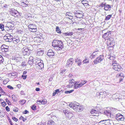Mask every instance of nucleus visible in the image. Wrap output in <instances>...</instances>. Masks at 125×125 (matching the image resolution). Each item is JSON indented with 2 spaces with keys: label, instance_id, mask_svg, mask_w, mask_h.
I'll list each match as a JSON object with an SVG mask.
<instances>
[{
  "label": "nucleus",
  "instance_id": "f257e3e1",
  "mask_svg": "<svg viewBox=\"0 0 125 125\" xmlns=\"http://www.w3.org/2000/svg\"><path fill=\"white\" fill-rule=\"evenodd\" d=\"M52 46L54 49L57 51L62 50L63 48L62 42L61 41L57 40H55L53 41Z\"/></svg>",
  "mask_w": 125,
  "mask_h": 125
},
{
  "label": "nucleus",
  "instance_id": "f03ea898",
  "mask_svg": "<svg viewBox=\"0 0 125 125\" xmlns=\"http://www.w3.org/2000/svg\"><path fill=\"white\" fill-rule=\"evenodd\" d=\"M69 106L70 108H73L77 112H81L84 109L83 106L80 105L76 104H70Z\"/></svg>",
  "mask_w": 125,
  "mask_h": 125
},
{
  "label": "nucleus",
  "instance_id": "7ed1b4c3",
  "mask_svg": "<svg viewBox=\"0 0 125 125\" xmlns=\"http://www.w3.org/2000/svg\"><path fill=\"white\" fill-rule=\"evenodd\" d=\"M113 68L115 70L118 71H122L123 68L121 66L117 63L116 61H112Z\"/></svg>",
  "mask_w": 125,
  "mask_h": 125
},
{
  "label": "nucleus",
  "instance_id": "20e7f679",
  "mask_svg": "<svg viewBox=\"0 0 125 125\" xmlns=\"http://www.w3.org/2000/svg\"><path fill=\"white\" fill-rule=\"evenodd\" d=\"M35 61L36 62L35 63V64L37 67L39 66V67H40L39 69H41L43 68L44 64L42 60H38L36 59Z\"/></svg>",
  "mask_w": 125,
  "mask_h": 125
},
{
  "label": "nucleus",
  "instance_id": "39448f33",
  "mask_svg": "<svg viewBox=\"0 0 125 125\" xmlns=\"http://www.w3.org/2000/svg\"><path fill=\"white\" fill-rule=\"evenodd\" d=\"M111 32L110 31H108L107 32L105 33L103 35L102 37L104 39L109 40L110 41V37L111 35Z\"/></svg>",
  "mask_w": 125,
  "mask_h": 125
},
{
  "label": "nucleus",
  "instance_id": "423d86ee",
  "mask_svg": "<svg viewBox=\"0 0 125 125\" xmlns=\"http://www.w3.org/2000/svg\"><path fill=\"white\" fill-rule=\"evenodd\" d=\"M115 119L118 120L119 122L124 120V117L122 115L120 114H118L116 115L115 117Z\"/></svg>",
  "mask_w": 125,
  "mask_h": 125
},
{
  "label": "nucleus",
  "instance_id": "0eeeda50",
  "mask_svg": "<svg viewBox=\"0 0 125 125\" xmlns=\"http://www.w3.org/2000/svg\"><path fill=\"white\" fill-rule=\"evenodd\" d=\"M104 59V56L100 55L99 57H97L94 61V62L95 64H96L102 61Z\"/></svg>",
  "mask_w": 125,
  "mask_h": 125
},
{
  "label": "nucleus",
  "instance_id": "6e6552de",
  "mask_svg": "<svg viewBox=\"0 0 125 125\" xmlns=\"http://www.w3.org/2000/svg\"><path fill=\"white\" fill-rule=\"evenodd\" d=\"M10 13L11 15L15 17L19 16L20 15L19 12L17 10L13 9H10Z\"/></svg>",
  "mask_w": 125,
  "mask_h": 125
},
{
  "label": "nucleus",
  "instance_id": "1a4fd4ad",
  "mask_svg": "<svg viewBox=\"0 0 125 125\" xmlns=\"http://www.w3.org/2000/svg\"><path fill=\"white\" fill-rule=\"evenodd\" d=\"M6 35V36L4 37L6 41L10 42L12 41L13 37L10 34H7Z\"/></svg>",
  "mask_w": 125,
  "mask_h": 125
},
{
  "label": "nucleus",
  "instance_id": "9d476101",
  "mask_svg": "<svg viewBox=\"0 0 125 125\" xmlns=\"http://www.w3.org/2000/svg\"><path fill=\"white\" fill-rule=\"evenodd\" d=\"M115 110V109L113 108L111 110H106L104 111V114L108 117H110L112 114L114 113L113 111H112Z\"/></svg>",
  "mask_w": 125,
  "mask_h": 125
},
{
  "label": "nucleus",
  "instance_id": "9b49d317",
  "mask_svg": "<svg viewBox=\"0 0 125 125\" xmlns=\"http://www.w3.org/2000/svg\"><path fill=\"white\" fill-rule=\"evenodd\" d=\"M74 59L73 58H71L69 59L67 61L66 64V67H70L71 65L73 63V62Z\"/></svg>",
  "mask_w": 125,
  "mask_h": 125
},
{
  "label": "nucleus",
  "instance_id": "f8f14e48",
  "mask_svg": "<svg viewBox=\"0 0 125 125\" xmlns=\"http://www.w3.org/2000/svg\"><path fill=\"white\" fill-rule=\"evenodd\" d=\"M110 42L109 44L107 45V47L108 48H110V49H109L110 50L113 49V46L115 45V44L114 41H112L111 42Z\"/></svg>",
  "mask_w": 125,
  "mask_h": 125
},
{
  "label": "nucleus",
  "instance_id": "ddd939ff",
  "mask_svg": "<svg viewBox=\"0 0 125 125\" xmlns=\"http://www.w3.org/2000/svg\"><path fill=\"white\" fill-rule=\"evenodd\" d=\"M54 55V53L52 50H49L47 53V55L50 57H52Z\"/></svg>",
  "mask_w": 125,
  "mask_h": 125
},
{
  "label": "nucleus",
  "instance_id": "4468645a",
  "mask_svg": "<svg viewBox=\"0 0 125 125\" xmlns=\"http://www.w3.org/2000/svg\"><path fill=\"white\" fill-rule=\"evenodd\" d=\"M66 17L67 18L71 19L73 18L72 14L69 12H67L66 13Z\"/></svg>",
  "mask_w": 125,
  "mask_h": 125
},
{
  "label": "nucleus",
  "instance_id": "2eb2a0df",
  "mask_svg": "<svg viewBox=\"0 0 125 125\" xmlns=\"http://www.w3.org/2000/svg\"><path fill=\"white\" fill-rule=\"evenodd\" d=\"M98 54V51H96L93 52L92 54L89 57L92 59L94 58L95 56Z\"/></svg>",
  "mask_w": 125,
  "mask_h": 125
},
{
  "label": "nucleus",
  "instance_id": "dca6fc26",
  "mask_svg": "<svg viewBox=\"0 0 125 125\" xmlns=\"http://www.w3.org/2000/svg\"><path fill=\"white\" fill-rule=\"evenodd\" d=\"M111 8V6L108 4H106L104 6V10L106 11L110 10Z\"/></svg>",
  "mask_w": 125,
  "mask_h": 125
},
{
  "label": "nucleus",
  "instance_id": "f3484780",
  "mask_svg": "<svg viewBox=\"0 0 125 125\" xmlns=\"http://www.w3.org/2000/svg\"><path fill=\"white\" fill-rule=\"evenodd\" d=\"M33 58L32 56H30L29 58V60L28 63L30 65H32L33 62Z\"/></svg>",
  "mask_w": 125,
  "mask_h": 125
},
{
  "label": "nucleus",
  "instance_id": "a211bd4d",
  "mask_svg": "<svg viewBox=\"0 0 125 125\" xmlns=\"http://www.w3.org/2000/svg\"><path fill=\"white\" fill-rule=\"evenodd\" d=\"M28 27L29 30L30 29H32L34 28H36V26L35 25L33 24L29 25H28Z\"/></svg>",
  "mask_w": 125,
  "mask_h": 125
},
{
  "label": "nucleus",
  "instance_id": "6ab92c4d",
  "mask_svg": "<svg viewBox=\"0 0 125 125\" xmlns=\"http://www.w3.org/2000/svg\"><path fill=\"white\" fill-rule=\"evenodd\" d=\"M97 94H100V95L101 96L104 95V96H105L107 95L106 92L104 91H102V92H99L97 93Z\"/></svg>",
  "mask_w": 125,
  "mask_h": 125
},
{
  "label": "nucleus",
  "instance_id": "aec40b11",
  "mask_svg": "<svg viewBox=\"0 0 125 125\" xmlns=\"http://www.w3.org/2000/svg\"><path fill=\"white\" fill-rule=\"evenodd\" d=\"M44 51L43 50H40L37 52V55L38 56H42L43 54Z\"/></svg>",
  "mask_w": 125,
  "mask_h": 125
},
{
  "label": "nucleus",
  "instance_id": "412c9836",
  "mask_svg": "<svg viewBox=\"0 0 125 125\" xmlns=\"http://www.w3.org/2000/svg\"><path fill=\"white\" fill-rule=\"evenodd\" d=\"M30 50H29L28 48H27L26 47H24L22 50V52L23 54H25L26 52H27L29 51Z\"/></svg>",
  "mask_w": 125,
  "mask_h": 125
},
{
  "label": "nucleus",
  "instance_id": "4be33fe9",
  "mask_svg": "<svg viewBox=\"0 0 125 125\" xmlns=\"http://www.w3.org/2000/svg\"><path fill=\"white\" fill-rule=\"evenodd\" d=\"M96 112V110L94 109H92L91 111V113L92 115H93L94 116H98V114H95V112Z\"/></svg>",
  "mask_w": 125,
  "mask_h": 125
},
{
  "label": "nucleus",
  "instance_id": "5701e85b",
  "mask_svg": "<svg viewBox=\"0 0 125 125\" xmlns=\"http://www.w3.org/2000/svg\"><path fill=\"white\" fill-rule=\"evenodd\" d=\"M48 125H55V123L53 120L48 121L47 123Z\"/></svg>",
  "mask_w": 125,
  "mask_h": 125
},
{
  "label": "nucleus",
  "instance_id": "b1692460",
  "mask_svg": "<svg viewBox=\"0 0 125 125\" xmlns=\"http://www.w3.org/2000/svg\"><path fill=\"white\" fill-rule=\"evenodd\" d=\"M75 62L76 63H77L78 65H81V60L78 59H76L75 60Z\"/></svg>",
  "mask_w": 125,
  "mask_h": 125
},
{
  "label": "nucleus",
  "instance_id": "393cba45",
  "mask_svg": "<svg viewBox=\"0 0 125 125\" xmlns=\"http://www.w3.org/2000/svg\"><path fill=\"white\" fill-rule=\"evenodd\" d=\"M82 86V84L80 83L79 84H76L75 85L74 87V88L75 89H77L81 87Z\"/></svg>",
  "mask_w": 125,
  "mask_h": 125
},
{
  "label": "nucleus",
  "instance_id": "a878e982",
  "mask_svg": "<svg viewBox=\"0 0 125 125\" xmlns=\"http://www.w3.org/2000/svg\"><path fill=\"white\" fill-rule=\"evenodd\" d=\"M116 77H121L122 78L121 79H123L124 78V75L123 73H121L120 74H117L116 76Z\"/></svg>",
  "mask_w": 125,
  "mask_h": 125
},
{
  "label": "nucleus",
  "instance_id": "bb28decb",
  "mask_svg": "<svg viewBox=\"0 0 125 125\" xmlns=\"http://www.w3.org/2000/svg\"><path fill=\"white\" fill-rule=\"evenodd\" d=\"M21 58L18 57H14L12 58V59L15 60L16 62H18L20 60H21Z\"/></svg>",
  "mask_w": 125,
  "mask_h": 125
},
{
  "label": "nucleus",
  "instance_id": "cd10ccee",
  "mask_svg": "<svg viewBox=\"0 0 125 125\" xmlns=\"http://www.w3.org/2000/svg\"><path fill=\"white\" fill-rule=\"evenodd\" d=\"M104 125H109L110 123V120L109 119L105 120Z\"/></svg>",
  "mask_w": 125,
  "mask_h": 125
},
{
  "label": "nucleus",
  "instance_id": "c85d7f7f",
  "mask_svg": "<svg viewBox=\"0 0 125 125\" xmlns=\"http://www.w3.org/2000/svg\"><path fill=\"white\" fill-rule=\"evenodd\" d=\"M112 16V15L110 14L107 15L105 17V20L107 21L109 20L111 18Z\"/></svg>",
  "mask_w": 125,
  "mask_h": 125
},
{
  "label": "nucleus",
  "instance_id": "c756f323",
  "mask_svg": "<svg viewBox=\"0 0 125 125\" xmlns=\"http://www.w3.org/2000/svg\"><path fill=\"white\" fill-rule=\"evenodd\" d=\"M56 31L58 33H61V30L59 27L57 26H56Z\"/></svg>",
  "mask_w": 125,
  "mask_h": 125
},
{
  "label": "nucleus",
  "instance_id": "7c9ffc66",
  "mask_svg": "<svg viewBox=\"0 0 125 125\" xmlns=\"http://www.w3.org/2000/svg\"><path fill=\"white\" fill-rule=\"evenodd\" d=\"M59 91V89H56V90L54 91V92L52 94V96H54L57 94L58 93Z\"/></svg>",
  "mask_w": 125,
  "mask_h": 125
},
{
  "label": "nucleus",
  "instance_id": "2f4dec72",
  "mask_svg": "<svg viewBox=\"0 0 125 125\" xmlns=\"http://www.w3.org/2000/svg\"><path fill=\"white\" fill-rule=\"evenodd\" d=\"M74 14L75 15L76 14H78V15L80 14H83V13L82 11H80V10H78L75 12Z\"/></svg>",
  "mask_w": 125,
  "mask_h": 125
},
{
  "label": "nucleus",
  "instance_id": "473e14b6",
  "mask_svg": "<svg viewBox=\"0 0 125 125\" xmlns=\"http://www.w3.org/2000/svg\"><path fill=\"white\" fill-rule=\"evenodd\" d=\"M65 35L68 36H71L73 34V33L72 32H67L65 33Z\"/></svg>",
  "mask_w": 125,
  "mask_h": 125
},
{
  "label": "nucleus",
  "instance_id": "72a5a7b5",
  "mask_svg": "<svg viewBox=\"0 0 125 125\" xmlns=\"http://www.w3.org/2000/svg\"><path fill=\"white\" fill-rule=\"evenodd\" d=\"M31 52L32 51L31 50H29V51L26 52L25 54H23V55H29L31 53Z\"/></svg>",
  "mask_w": 125,
  "mask_h": 125
},
{
  "label": "nucleus",
  "instance_id": "f704fd0d",
  "mask_svg": "<svg viewBox=\"0 0 125 125\" xmlns=\"http://www.w3.org/2000/svg\"><path fill=\"white\" fill-rule=\"evenodd\" d=\"M82 3L84 6L87 5L88 4L87 1L86 0H84L82 1Z\"/></svg>",
  "mask_w": 125,
  "mask_h": 125
},
{
  "label": "nucleus",
  "instance_id": "c9c22d12",
  "mask_svg": "<svg viewBox=\"0 0 125 125\" xmlns=\"http://www.w3.org/2000/svg\"><path fill=\"white\" fill-rule=\"evenodd\" d=\"M42 104H45L47 103V101L46 100V99H43L42 100Z\"/></svg>",
  "mask_w": 125,
  "mask_h": 125
},
{
  "label": "nucleus",
  "instance_id": "e433bc0d",
  "mask_svg": "<svg viewBox=\"0 0 125 125\" xmlns=\"http://www.w3.org/2000/svg\"><path fill=\"white\" fill-rule=\"evenodd\" d=\"M8 46L6 45V47H5L4 48V49H3L2 52H6L8 51Z\"/></svg>",
  "mask_w": 125,
  "mask_h": 125
},
{
  "label": "nucleus",
  "instance_id": "4c0bfd02",
  "mask_svg": "<svg viewBox=\"0 0 125 125\" xmlns=\"http://www.w3.org/2000/svg\"><path fill=\"white\" fill-rule=\"evenodd\" d=\"M21 6L23 7H26L28 6V5L27 4L23 2H22L21 3Z\"/></svg>",
  "mask_w": 125,
  "mask_h": 125
},
{
  "label": "nucleus",
  "instance_id": "58836bf2",
  "mask_svg": "<svg viewBox=\"0 0 125 125\" xmlns=\"http://www.w3.org/2000/svg\"><path fill=\"white\" fill-rule=\"evenodd\" d=\"M105 120H101L99 122V124L100 125H103V124L104 125V123H105Z\"/></svg>",
  "mask_w": 125,
  "mask_h": 125
},
{
  "label": "nucleus",
  "instance_id": "ea45409f",
  "mask_svg": "<svg viewBox=\"0 0 125 125\" xmlns=\"http://www.w3.org/2000/svg\"><path fill=\"white\" fill-rule=\"evenodd\" d=\"M75 17L77 18H81L83 17V14L78 15L76 14L75 15Z\"/></svg>",
  "mask_w": 125,
  "mask_h": 125
},
{
  "label": "nucleus",
  "instance_id": "a19ab883",
  "mask_svg": "<svg viewBox=\"0 0 125 125\" xmlns=\"http://www.w3.org/2000/svg\"><path fill=\"white\" fill-rule=\"evenodd\" d=\"M20 102L21 105H23L25 103L26 101L25 100L23 99L21 100L20 101Z\"/></svg>",
  "mask_w": 125,
  "mask_h": 125
},
{
  "label": "nucleus",
  "instance_id": "79ce46f5",
  "mask_svg": "<svg viewBox=\"0 0 125 125\" xmlns=\"http://www.w3.org/2000/svg\"><path fill=\"white\" fill-rule=\"evenodd\" d=\"M83 63H88L89 61L88 59L85 58V59L83 61Z\"/></svg>",
  "mask_w": 125,
  "mask_h": 125
},
{
  "label": "nucleus",
  "instance_id": "37998d69",
  "mask_svg": "<svg viewBox=\"0 0 125 125\" xmlns=\"http://www.w3.org/2000/svg\"><path fill=\"white\" fill-rule=\"evenodd\" d=\"M74 90H72L70 91H66L65 92V94H70Z\"/></svg>",
  "mask_w": 125,
  "mask_h": 125
},
{
  "label": "nucleus",
  "instance_id": "c03bdc74",
  "mask_svg": "<svg viewBox=\"0 0 125 125\" xmlns=\"http://www.w3.org/2000/svg\"><path fill=\"white\" fill-rule=\"evenodd\" d=\"M63 112L64 113L65 115L66 116H67V115L68 114L69 111L67 110H64L63 111Z\"/></svg>",
  "mask_w": 125,
  "mask_h": 125
},
{
  "label": "nucleus",
  "instance_id": "a18cd8bd",
  "mask_svg": "<svg viewBox=\"0 0 125 125\" xmlns=\"http://www.w3.org/2000/svg\"><path fill=\"white\" fill-rule=\"evenodd\" d=\"M4 25L3 24H0V28L2 30V31H3L4 30Z\"/></svg>",
  "mask_w": 125,
  "mask_h": 125
},
{
  "label": "nucleus",
  "instance_id": "49530a36",
  "mask_svg": "<svg viewBox=\"0 0 125 125\" xmlns=\"http://www.w3.org/2000/svg\"><path fill=\"white\" fill-rule=\"evenodd\" d=\"M0 93H2V94L4 95L5 94V93L4 92V91L3 90L1 87L0 86Z\"/></svg>",
  "mask_w": 125,
  "mask_h": 125
},
{
  "label": "nucleus",
  "instance_id": "de8ad7c7",
  "mask_svg": "<svg viewBox=\"0 0 125 125\" xmlns=\"http://www.w3.org/2000/svg\"><path fill=\"white\" fill-rule=\"evenodd\" d=\"M19 119L20 120H22L24 122L26 120V118H24L22 116H21Z\"/></svg>",
  "mask_w": 125,
  "mask_h": 125
},
{
  "label": "nucleus",
  "instance_id": "09e8293b",
  "mask_svg": "<svg viewBox=\"0 0 125 125\" xmlns=\"http://www.w3.org/2000/svg\"><path fill=\"white\" fill-rule=\"evenodd\" d=\"M37 29L36 28H34L32 29H30V31L33 32H36L37 31Z\"/></svg>",
  "mask_w": 125,
  "mask_h": 125
},
{
  "label": "nucleus",
  "instance_id": "8fccbe9b",
  "mask_svg": "<svg viewBox=\"0 0 125 125\" xmlns=\"http://www.w3.org/2000/svg\"><path fill=\"white\" fill-rule=\"evenodd\" d=\"M87 82V81H82V82L80 83L81 84H82V86L84 84L86 83Z\"/></svg>",
  "mask_w": 125,
  "mask_h": 125
},
{
  "label": "nucleus",
  "instance_id": "3c124183",
  "mask_svg": "<svg viewBox=\"0 0 125 125\" xmlns=\"http://www.w3.org/2000/svg\"><path fill=\"white\" fill-rule=\"evenodd\" d=\"M31 107L33 110H35L36 109V106L34 104Z\"/></svg>",
  "mask_w": 125,
  "mask_h": 125
},
{
  "label": "nucleus",
  "instance_id": "603ef678",
  "mask_svg": "<svg viewBox=\"0 0 125 125\" xmlns=\"http://www.w3.org/2000/svg\"><path fill=\"white\" fill-rule=\"evenodd\" d=\"M12 119L14 121L17 122L18 120V119L15 117H13L12 118Z\"/></svg>",
  "mask_w": 125,
  "mask_h": 125
},
{
  "label": "nucleus",
  "instance_id": "864d4df0",
  "mask_svg": "<svg viewBox=\"0 0 125 125\" xmlns=\"http://www.w3.org/2000/svg\"><path fill=\"white\" fill-rule=\"evenodd\" d=\"M42 100H38L37 101V104H42Z\"/></svg>",
  "mask_w": 125,
  "mask_h": 125
},
{
  "label": "nucleus",
  "instance_id": "5fc2aeb1",
  "mask_svg": "<svg viewBox=\"0 0 125 125\" xmlns=\"http://www.w3.org/2000/svg\"><path fill=\"white\" fill-rule=\"evenodd\" d=\"M21 77L23 79L25 80L27 76L26 75L23 74L22 75Z\"/></svg>",
  "mask_w": 125,
  "mask_h": 125
},
{
  "label": "nucleus",
  "instance_id": "6e6d98bb",
  "mask_svg": "<svg viewBox=\"0 0 125 125\" xmlns=\"http://www.w3.org/2000/svg\"><path fill=\"white\" fill-rule=\"evenodd\" d=\"M7 87V88L11 90H13V87L10 85H8Z\"/></svg>",
  "mask_w": 125,
  "mask_h": 125
},
{
  "label": "nucleus",
  "instance_id": "4d7b16f0",
  "mask_svg": "<svg viewBox=\"0 0 125 125\" xmlns=\"http://www.w3.org/2000/svg\"><path fill=\"white\" fill-rule=\"evenodd\" d=\"M5 47H6V45H3L1 46V49L2 50V51L3 49H4V48Z\"/></svg>",
  "mask_w": 125,
  "mask_h": 125
},
{
  "label": "nucleus",
  "instance_id": "13d9d810",
  "mask_svg": "<svg viewBox=\"0 0 125 125\" xmlns=\"http://www.w3.org/2000/svg\"><path fill=\"white\" fill-rule=\"evenodd\" d=\"M74 85V84H73V83H69L68 86L69 87H72V86Z\"/></svg>",
  "mask_w": 125,
  "mask_h": 125
},
{
  "label": "nucleus",
  "instance_id": "bf43d9fd",
  "mask_svg": "<svg viewBox=\"0 0 125 125\" xmlns=\"http://www.w3.org/2000/svg\"><path fill=\"white\" fill-rule=\"evenodd\" d=\"M74 80L73 79L70 80L69 81V83H73V84H74Z\"/></svg>",
  "mask_w": 125,
  "mask_h": 125
},
{
  "label": "nucleus",
  "instance_id": "052dcab7",
  "mask_svg": "<svg viewBox=\"0 0 125 125\" xmlns=\"http://www.w3.org/2000/svg\"><path fill=\"white\" fill-rule=\"evenodd\" d=\"M1 104L2 106H5L6 105V104L5 102H1Z\"/></svg>",
  "mask_w": 125,
  "mask_h": 125
},
{
  "label": "nucleus",
  "instance_id": "680f3d73",
  "mask_svg": "<svg viewBox=\"0 0 125 125\" xmlns=\"http://www.w3.org/2000/svg\"><path fill=\"white\" fill-rule=\"evenodd\" d=\"M11 75L12 76H16L17 74V73L16 72H12L11 73Z\"/></svg>",
  "mask_w": 125,
  "mask_h": 125
},
{
  "label": "nucleus",
  "instance_id": "e2e57ef3",
  "mask_svg": "<svg viewBox=\"0 0 125 125\" xmlns=\"http://www.w3.org/2000/svg\"><path fill=\"white\" fill-rule=\"evenodd\" d=\"M53 79V77L52 76H51L49 78V80L50 81H51Z\"/></svg>",
  "mask_w": 125,
  "mask_h": 125
},
{
  "label": "nucleus",
  "instance_id": "0e129e2a",
  "mask_svg": "<svg viewBox=\"0 0 125 125\" xmlns=\"http://www.w3.org/2000/svg\"><path fill=\"white\" fill-rule=\"evenodd\" d=\"M4 60L2 57H0V61H1V63H3Z\"/></svg>",
  "mask_w": 125,
  "mask_h": 125
},
{
  "label": "nucleus",
  "instance_id": "69168bd1",
  "mask_svg": "<svg viewBox=\"0 0 125 125\" xmlns=\"http://www.w3.org/2000/svg\"><path fill=\"white\" fill-rule=\"evenodd\" d=\"M6 110L8 112L10 111V109L8 106H7L5 108Z\"/></svg>",
  "mask_w": 125,
  "mask_h": 125
},
{
  "label": "nucleus",
  "instance_id": "338daca9",
  "mask_svg": "<svg viewBox=\"0 0 125 125\" xmlns=\"http://www.w3.org/2000/svg\"><path fill=\"white\" fill-rule=\"evenodd\" d=\"M13 111L15 112H18V109L17 108H14Z\"/></svg>",
  "mask_w": 125,
  "mask_h": 125
},
{
  "label": "nucleus",
  "instance_id": "774afa93",
  "mask_svg": "<svg viewBox=\"0 0 125 125\" xmlns=\"http://www.w3.org/2000/svg\"><path fill=\"white\" fill-rule=\"evenodd\" d=\"M29 113V112L27 110H25L24 112H23V114H26L28 113Z\"/></svg>",
  "mask_w": 125,
  "mask_h": 125
}]
</instances>
